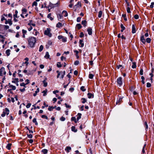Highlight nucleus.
I'll return each instance as SVG.
<instances>
[{
    "label": "nucleus",
    "mask_w": 154,
    "mask_h": 154,
    "mask_svg": "<svg viewBox=\"0 0 154 154\" xmlns=\"http://www.w3.org/2000/svg\"><path fill=\"white\" fill-rule=\"evenodd\" d=\"M28 41L29 45L32 48L34 46L36 41V39L35 37H31L29 38Z\"/></svg>",
    "instance_id": "f257e3e1"
},
{
    "label": "nucleus",
    "mask_w": 154,
    "mask_h": 154,
    "mask_svg": "<svg viewBox=\"0 0 154 154\" xmlns=\"http://www.w3.org/2000/svg\"><path fill=\"white\" fill-rule=\"evenodd\" d=\"M51 29L49 28H47L45 30L44 34L45 35H47L49 37L52 36V34L51 32Z\"/></svg>",
    "instance_id": "f03ea898"
},
{
    "label": "nucleus",
    "mask_w": 154,
    "mask_h": 154,
    "mask_svg": "<svg viewBox=\"0 0 154 154\" xmlns=\"http://www.w3.org/2000/svg\"><path fill=\"white\" fill-rule=\"evenodd\" d=\"M117 83L119 86H121L122 84V78L121 77L118 78L117 79Z\"/></svg>",
    "instance_id": "7ed1b4c3"
},
{
    "label": "nucleus",
    "mask_w": 154,
    "mask_h": 154,
    "mask_svg": "<svg viewBox=\"0 0 154 154\" xmlns=\"http://www.w3.org/2000/svg\"><path fill=\"white\" fill-rule=\"evenodd\" d=\"M58 5V3H57L55 4H53L51 3H50L49 5V7L51 8H54L55 7L57 6Z\"/></svg>",
    "instance_id": "20e7f679"
},
{
    "label": "nucleus",
    "mask_w": 154,
    "mask_h": 154,
    "mask_svg": "<svg viewBox=\"0 0 154 154\" xmlns=\"http://www.w3.org/2000/svg\"><path fill=\"white\" fill-rule=\"evenodd\" d=\"M140 41L143 44L146 42V40L144 38V36L143 35H142L140 37Z\"/></svg>",
    "instance_id": "39448f33"
},
{
    "label": "nucleus",
    "mask_w": 154,
    "mask_h": 154,
    "mask_svg": "<svg viewBox=\"0 0 154 154\" xmlns=\"http://www.w3.org/2000/svg\"><path fill=\"white\" fill-rule=\"evenodd\" d=\"M5 68L4 67H2L0 69V76H3V75L2 72H4Z\"/></svg>",
    "instance_id": "423d86ee"
},
{
    "label": "nucleus",
    "mask_w": 154,
    "mask_h": 154,
    "mask_svg": "<svg viewBox=\"0 0 154 154\" xmlns=\"http://www.w3.org/2000/svg\"><path fill=\"white\" fill-rule=\"evenodd\" d=\"M136 28L135 26L133 24L132 25V32L133 33H134L136 32Z\"/></svg>",
    "instance_id": "0eeeda50"
},
{
    "label": "nucleus",
    "mask_w": 154,
    "mask_h": 154,
    "mask_svg": "<svg viewBox=\"0 0 154 154\" xmlns=\"http://www.w3.org/2000/svg\"><path fill=\"white\" fill-rule=\"evenodd\" d=\"M87 31L88 32V34L89 35H91L92 34V29L91 28H89L87 29Z\"/></svg>",
    "instance_id": "6e6552de"
},
{
    "label": "nucleus",
    "mask_w": 154,
    "mask_h": 154,
    "mask_svg": "<svg viewBox=\"0 0 154 154\" xmlns=\"http://www.w3.org/2000/svg\"><path fill=\"white\" fill-rule=\"evenodd\" d=\"M79 46L81 47H83L84 46V43L83 42V40H79Z\"/></svg>",
    "instance_id": "1a4fd4ad"
},
{
    "label": "nucleus",
    "mask_w": 154,
    "mask_h": 154,
    "mask_svg": "<svg viewBox=\"0 0 154 154\" xmlns=\"http://www.w3.org/2000/svg\"><path fill=\"white\" fill-rule=\"evenodd\" d=\"M71 147L70 146H67L65 149V151L67 152H69L71 150Z\"/></svg>",
    "instance_id": "9d476101"
},
{
    "label": "nucleus",
    "mask_w": 154,
    "mask_h": 154,
    "mask_svg": "<svg viewBox=\"0 0 154 154\" xmlns=\"http://www.w3.org/2000/svg\"><path fill=\"white\" fill-rule=\"evenodd\" d=\"M122 98L120 97L118 100H117L116 104L119 105L122 101Z\"/></svg>",
    "instance_id": "9b49d317"
},
{
    "label": "nucleus",
    "mask_w": 154,
    "mask_h": 154,
    "mask_svg": "<svg viewBox=\"0 0 154 154\" xmlns=\"http://www.w3.org/2000/svg\"><path fill=\"white\" fill-rule=\"evenodd\" d=\"M87 23V21L85 20H83L82 22V25H83L84 27H85L86 26Z\"/></svg>",
    "instance_id": "f8f14e48"
},
{
    "label": "nucleus",
    "mask_w": 154,
    "mask_h": 154,
    "mask_svg": "<svg viewBox=\"0 0 154 154\" xmlns=\"http://www.w3.org/2000/svg\"><path fill=\"white\" fill-rule=\"evenodd\" d=\"M63 26V25L61 23L58 22L56 25V27L60 28Z\"/></svg>",
    "instance_id": "ddd939ff"
},
{
    "label": "nucleus",
    "mask_w": 154,
    "mask_h": 154,
    "mask_svg": "<svg viewBox=\"0 0 154 154\" xmlns=\"http://www.w3.org/2000/svg\"><path fill=\"white\" fill-rule=\"evenodd\" d=\"M62 14H63L65 17H66L68 16V13L66 11H63L62 12Z\"/></svg>",
    "instance_id": "4468645a"
},
{
    "label": "nucleus",
    "mask_w": 154,
    "mask_h": 154,
    "mask_svg": "<svg viewBox=\"0 0 154 154\" xmlns=\"http://www.w3.org/2000/svg\"><path fill=\"white\" fill-rule=\"evenodd\" d=\"M39 91V88H37L36 90L35 91V93L33 94V96L35 97L37 95V93Z\"/></svg>",
    "instance_id": "2eb2a0df"
},
{
    "label": "nucleus",
    "mask_w": 154,
    "mask_h": 154,
    "mask_svg": "<svg viewBox=\"0 0 154 154\" xmlns=\"http://www.w3.org/2000/svg\"><path fill=\"white\" fill-rule=\"evenodd\" d=\"M49 57L50 55L49 54V53L48 52H46L45 55V57L46 59H48L49 58Z\"/></svg>",
    "instance_id": "dca6fc26"
},
{
    "label": "nucleus",
    "mask_w": 154,
    "mask_h": 154,
    "mask_svg": "<svg viewBox=\"0 0 154 154\" xmlns=\"http://www.w3.org/2000/svg\"><path fill=\"white\" fill-rule=\"evenodd\" d=\"M48 150L46 149H44L42 150V152L44 154H46L48 153Z\"/></svg>",
    "instance_id": "f3484780"
},
{
    "label": "nucleus",
    "mask_w": 154,
    "mask_h": 154,
    "mask_svg": "<svg viewBox=\"0 0 154 154\" xmlns=\"http://www.w3.org/2000/svg\"><path fill=\"white\" fill-rule=\"evenodd\" d=\"M71 130L72 131L76 132L77 131V130L75 129V126H73L71 127Z\"/></svg>",
    "instance_id": "a211bd4d"
},
{
    "label": "nucleus",
    "mask_w": 154,
    "mask_h": 154,
    "mask_svg": "<svg viewBox=\"0 0 154 154\" xmlns=\"http://www.w3.org/2000/svg\"><path fill=\"white\" fill-rule=\"evenodd\" d=\"M22 12L23 14H26L27 12V10L25 8H23L22 10Z\"/></svg>",
    "instance_id": "6ab92c4d"
},
{
    "label": "nucleus",
    "mask_w": 154,
    "mask_h": 154,
    "mask_svg": "<svg viewBox=\"0 0 154 154\" xmlns=\"http://www.w3.org/2000/svg\"><path fill=\"white\" fill-rule=\"evenodd\" d=\"M82 114L80 113H78L77 115V120L78 121L81 118Z\"/></svg>",
    "instance_id": "aec40b11"
},
{
    "label": "nucleus",
    "mask_w": 154,
    "mask_h": 154,
    "mask_svg": "<svg viewBox=\"0 0 154 154\" xmlns=\"http://www.w3.org/2000/svg\"><path fill=\"white\" fill-rule=\"evenodd\" d=\"M5 111V114H6L7 115H8L9 114V111L8 108H6Z\"/></svg>",
    "instance_id": "412c9836"
},
{
    "label": "nucleus",
    "mask_w": 154,
    "mask_h": 154,
    "mask_svg": "<svg viewBox=\"0 0 154 154\" xmlns=\"http://www.w3.org/2000/svg\"><path fill=\"white\" fill-rule=\"evenodd\" d=\"M57 17L58 19H62L63 18V16L62 14H57Z\"/></svg>",
    "instance_id": "4be33fe9"
},
{
    "label": "nucleus",
    "mask_w": 154,
    "mask_h": 154,
    "mask_svg": "<svg viewBox=\"0 0 154 154\" xmlns=\"http://www.w3.org/2000/svg\"><path fill=\"white\" fill-rule=\"evenodd\" d=\"M137 66L136 63L135 62H133L132 63V65L131 66V67L132 68L134 69Z\"/></svg>",
    "instance_id": "5701e85b"
},
{
    "label": "nucleus",
    "mask_w": 154,
    "mask_h": 154,
    "mask_svg": "<svg viewBox=\"0 0 154 154\" xmlns=\"http://www.w3.org/2000/svg\"><path fill=\"white\" fill-rule=\"evenodd\" d=\"M76 27L79 29H80L82 27L81 25L79 23H78L76 25Z\"/></svg>",
    "instance_id": "b1692460"
},
{
    "label": "nucleus",
    "mask_w": 154,
    "mask_h": 154,
    "mask_svg": "<svg viewBox=\"0 0 154 154\" xmlns=\"http://www.w3.org/2000/svg\"><path fill=\"white\" fill-rule=\"evenodd\" d=\"M11 143H9L6 146V148L8 150H10L11 149Z\"/></svg>",
    "instance_id": "393cba45"
},
{
    "label": "nucleus",
    "mask_w": 154,
    "mask_h": 154,
    "mask_svg": "<svg viewBox=\"0 0 154 154\" xmlns=\"http://www.w3.org/2000/svg\"><path fill=\"white\" fill-rule=\"evenodd\" d=\"M10 50L9 49L7 50L5 52V53L7 56H9L10 54Z\"/></svg>",
    "instance_id": "a878e982"
},
{
    "label": "nucleus",
    "mask_w": 154,
    "mask_h": 154,
    "mask_svg": "<svg viewBox=\"0 0 154 154\" xmlns=\"http://www.w3.org/2000/svg\"><path fill=\"white\" fill-rule=\"evenodd\" d=\"M9 87L11 88L13 90H15L16 89V87L15 86L13 85H9Z\"/></svg>",
    "instance_id": "bb28decb"
},
{
    "label": "nucleus",
    "mask_w": 154,
    "mask_h": 154,
    "mask_svg": "<svg viewBox=\"0 0 154 154\" xmlns=\"http://www.w3.org/2000/svg\"><path fill=\"white\" fill-rule=\"evenodd\" d=\"M71 120L72 121H74L75 123L77 122V121L76 119V118L75 117H72L71 118Z\"/></svg>",
    "instance_id": "cd10ccee"
},
{
    "label": "nucleus",
    "mask_w": 154,
    "mask_h": 154,
    "mask_svg": "<svg viewBox=\"0 0 154 154\" xmlns=\"http://www.w3.org/2000/svg\"><path fill=\"white\" fill-rule=\"evenodd\" d=\"M102 14V11H100L99 12V14H98V17L99 18H100Z\"/></svg>",
    "instance_id": "c85d7f7f"
},
{
    "label": "nucleus",
    "mask_w": 154,
    "mask_h": 154,
    "mask_svg": "<svg viewBox=\"0 0 154 154\" xmlns=\"http://www.w3.org/2000/svg\"><path fill=\"white\" fill-rule=\"evenodd\" d=\"M32 122L33 123H35V124L36 125H38V123L36 121V119L35 118L33 119L32 120Z\"/></svg>",
    "instance_id": "c756f323"
},
{
    "label": "nucleus",
    "mask_w": 154,
    "mask_h": 154,
    "mask_svg": "<svg viewBox=\"0 0 154 154\" xmlns=\"http://www.w3.org/2000/svg\"><path fill=\"white\" fill-rule=\"evenodd\" d=\"M43 49V46L42 45H41L40 46L39 49V51L40 52H41Z\"/></svg>",
    "instance_id": "7c9ffc66"
},
{
    "label": "nucleus",
    "mask_w": 154,
    "mask_h": 154,
    "mask_svg": "<svg viewBox=\"0 0 154 154\" xmlns=\"http://www.w3.org/2000/svg\"><path fill=\"white\" fill-rule=\"evenodd\" d=\"M43 83L44 84V86L46 87L47 86L48 83L46 82L45 80H44L43 81Z\"/></svg>",
    "instance_id": "2f4dec72"
},
{
    "label": "nucleus",
    "mask_w": 154,
    "mask_h": 154,
    "mask_svg": "<svg viewBox=\"0 0 154 154\" xmlns=\"http://www.w3.org/2000/svg\"><path fill=\"white\" fill-rule=\"evenodd\" d=\"M51 13H50L49 14H48V16H47V17L48 18H49L51 20H52L53 19V18H52V17H51Z\"/></svg>",
    "instance_id": "473e14b6"
},
{
    "label": "nucleus",
    "mask_w": 154,
    "mask_h": 154,
    "mask_svg": "<svg viewBox=\"0 0 154 154\" xmlns=\"http://www.w3.org/2000/svg\"><path fill=\"white\" fill-rule=\"evenodd\" d=\"M82 102L83 103H85L86 102V99L84 98H82L81 99Z\"/></svg>",
    "instance_id": "72a5a7b5"
},
{
    "label": "nucleus",
    "mask_w": 154,
    "mask_h": 154,
    "mask_svg": "<svg viewBox=\"0 0 154 154\" xmlns=\"http://www.w3.org/2000/svg\"><path fill=\"white\" fill-rule=\"evenodd\" d=\"M54 108V107H53L52 106H49L48 109V110L51 111L53 110V109Z\"/></svg>",
    "instance_id": "f704fd0d"
},
{
    "label": "nucleus",
    "mask_w": 154,
    "mask_h": 154,
    "mask_svg": "<svg viewBox=\"0 0 154 154\" xmlns=\"http://www.w3.org/2000/svg\"><path fill=\"white\" fill-rule=\"evenodd\" d=\"M62 42H65L67 41V38L66 37H63L62 39Z\"/></svg>",
    "instance_id": "c9c22d12"
},
{
    "label": "nucleus",
    "mask_w": 154,
    "mask_h": 154,
    "mask_svg": "<svg viewBox=\"0 0 154 154\" xmlns=\"http://www.w3.org/2000/svg\"><path fill=\"white\" fill-rule=\"evenodd\" d=\"M122 17L124 18V20L125 21L127 20V19L126 18V15L125 14H123L122 15Z\"/></svg>",
    "instance_id": "e433bc0d"
},
{
    "label": "nucleus",
    "mask_w": 154,
    "mask_h": 154,
    "mask_svg": "<svg viewBox=\"0 0 154 154\" xmlns=\"http://www.w3.org/2000/svg\"><path fill=\"white\" fill-rule=\"evenodd\" d=\"M151 39L150 38H148L146 39V42L148 43H149L150 42Z\"/></svg>",
    "instance_id": "4c0bfd02"
},
{
    "label": "nucleus",
    "mask_w": 154,
    "mask_h": 154,
    "mask_svg": "<svg viewBox=\"0 0 154 154\" xmlns=\"http://www.w3.org/2000/svg\"><path fill=\"white\" fill-rule=\"evenodd\" d=\"M94 75L92 74H89V78L90 79H92Z\"/></svg>",
    "instance_id": "58836bf2"
},
{
    "label": "nucleus",
    "mask_w": 154,
    "mask_h": 154,
    "mask_svg": "<svg viewBox=\"0 0 154 154\" xmlns=\"http://www.w3.org/2000/svg\"><path fill=\"white\" fill-rule=\"evenodd\" d=\"M88 97L89 98H91L92 96V94L91 93H89L88 94Z\"/></svg>",
    "instance_id": "ea45409f"
},
{
    "label": "nucleus",
    "mask_w": 154,
    "mask_h": 154,
    "mask_svg": "<svg viewBox=\"0 0 154 154\" xmlns=\"http://www.w3.org/2000/svg\"><path fill=\"white\" fill-rule=\"evenodd\" d=\"M35 105H36V104L33 105H32V106L33 107H34V109H35L36 108H37L38 109H40V107L39 106H35Z\"/></svg>",
    "instance_id": "a19ab883"
},
{
    "label": "nucleus",
    "mask_w": 154,
    "mask_h": 154,
    "mask_svg": "<svg viewBox=\"0 0 154 154\" xmlns=\"http://www.w3.org/2000/svg\"><path fill=\"white\" fill-rule=\"evenodd\" d=\"M80 89L83 91H85L86 89L85 88V87L83 86H82L80 88Z\"/></svg>",
    "instance_id": "79ce46f5"
},
{
    "label": "nucleus",
    "mask_w": 154,
    "mask_h": 154,
    "mask_svg": "<svg viewBox=\"0 0 154 154\" xmlns=\"http://www.w3.org/2000/svg\"><path fill=\"white\" fill-rule=\"evenodd\" d=\"M127 11L128 13H131L130 8L129 7H127Z\"/></svg>",
    "instance_id": "37998d69"
},
{
    "label": "nucleus",
    "mask_w": 154,
    "mask_h": 154,
    "mask_svg": "<svg viewBox=\"0 0 154 154\" xmlns=\"http://www.w3.org/2000/svg\"><path fill=\"white\" fill-rule=\"evenodd\" d=\"M41 117L42 118H45L46 119H48V117L45 115H42Z\"/></svg>",
    "instance_id": "c03bdc74"
},
{
    "label": "nucleus",
    "mask_w": 154,
    "mask_h": 154,
    "mask_svg": "<svg viewBox=\"0 0 154 154\" xmlns=\"http://www.w3.org/2000/svg\"><path fill=\"white\" fill-rule=\"evenodd\" d=\"M37 3L36 2L34 1L32 3V6H37Z\"/></svg>",
    "instance_id": "a18cd8bd"
},
{
    "label": "nucleus",
    "mask_w": 154,
    "mask_h": 154,
    "mask_svg": "<svg viewBox=\"0 0 154 154\" xmlns=\"http://www.w3.org/2000/svg\"><path fill=\"white\" fill-rule=\"evenodd\" d=\"M47 92V91L46 90L43 91H42V93H43V96H45L46 95Z\"/></svg>",
    "instance_id": "49530a36"
},
{
    "label": "nucleus",
    "mask_w": 154,
    "mask_h": 154,
    "mask_svg": "<svg viewBox=\"0 0 154 154\" xmlns=\"http://www.w3.org/2000/svg\"><path fill=\"white\" fill-rule=\"evenodd\" d=\"M56 72L58 73L57 75V78H58L59 77V76L60 75L61 72H60L58 70H57Z\"/></svg>",
    "instance_id": "de8ad7c7"
},
{
    "label": "nucleus",
    "mask_w": 154,
    "mask_h": 154,
    "mask_svg": "<svg viewBox=\"0 0 154 154\" xmlns=\"http://www.w3.org/2000/svg\"><path fill=\"white\" fill-rule=\"evenodd\" d=\"M146 144H145L144 145L143 148V149H142V152L143 153H144L145 152V150H144V149H145V147L146 146Z\"/></svg>",
    "instance_id": "09e8293b"
},
{
    "label": "nucleus",
    "mask_w": 154,
    "mask_h": 154,
    "mask_svg": "<svg viewBox=\"0 0 154 154\" xmlns=\"http://www.w3.org/2000/svg\"><path fill=\"white\" fill-rule=\"evenodd\" d=\"M8 23L9 24V25L10 26L12 25V22L11 20L8 19Z\"/></svg>",
    "instance_id": "8fccbe9b"
},
{
    "label": "nucleus",
    "mask_w": 154,
    "mask_h": 154,
    "mask_svg": "<svg viewBox=\"0 0 154 154\" xmlns=\"http://www.w3.org/2000/svg\"><path fill=\"white\" fill-rule=\"evenodd\" d=\"M151 84L149 83V82H148L147 83V84H146V87H147V88H150L151 87Z\"/></svg>",
    "instance_id": "3c124183"
},
{
    "label": "nucleus",
    "mask_w": 154,
    "mask_h": 154,
    "mask_svg": "<svg viewBox=\"0 0 154 154\" xmlns=\"http://www.w3.org/2000/svg\"><path fill=\"white\" fill-rule=\"evenodd\" d=\"M60 119L62 121H64L65 120V118L63 116H62Z\"/></svg>",
    "instance_id": "603ef678"
},
{
    "label": "nucleus",
    "mask_w": 154,
    "mask_h": 154,
    "mask_svg": "<svg viewBox=\"0 0 154 154\" xmlns=\"http://www.w3.org/2000/svg\"><path fill=\"white\" fill-rule=\"evenodd\" d=\"M140 75H143V70L142 69H140Z\"/></svg>",
    "instance_id": "864d4df0"
},
{
    "label": "nucleus",
    "mask_w": 154,
    "mask_h": 154,
    "mask_svg": "<svg viewBox=\"0 0 154 154\" xmlns=\"http://www.w3.org/2000/svg\"><path fill=\"white\" fill-rule=\"evenodd\" d=\"M57 66L58 67L60 68L61 67V65L60 64V63L58 62L57 64Z\"/></svg>",
    "instance_id": "5fc2aeb1"
},
{
    "label": "nucleus",
    "mask_w": 154,
    "mask_h": 154,
    "mask_svg": "<svg viewBox=\"0 0 154 154\" xmlns=\"http://www.w3.org/2000/svg\"><path fill=\"white\" fill-rule=\"evenodd\" d=\"M134 18L135 19H138L139 18V16H138V15L137 14H136L134 16Z\"/></svg>",
    "instance_id": "6e6d98bb"
},
{
    "label": "nucleus",
    "mask_w": 154,
    "mask_h": 154,
    "mask_svg": "<svg viewBox=\"0 0 154 154\" xmlns=\"http://www.w3.org/2000/svg\"><path fill=\"white\" fill-rule=\"evenodd\" d=\"M31 105V104L30 103H28L27 104L26 106V107L27 108H29Z\"/></svg>",
    "instance_id": "4d7b16f0"
},
{
    "label": "nucleus",
    "mask_w": 154,
    "mask_h": 154,
    "mask_svg": "<svg viewBox=\"0 0 154 154\" xmlns=\"http://www.w3.org/2000/svg\"><path fill=\"white\" fill-rule=\"evenodd\" d=\"M27 136L28 138H32V135L31 134H27Z\"/></svg>",
    "instance_id": "13d9d810"
},
{
    "label": "nucleus",
    "mask_w": 154,
    "mask_h": 154,
    "mask_svg": "<svg viewBox=\"0 0 154 154\" xmlns=\"http://www.w3.org/2000/svg\"><path fill=\"white\" fill-rule=\"evenodd\" d=\"M81 20V18L80 17H79L77 19V21L78 22H79Z\"/></svg>",
    "instance_id": "bf43d9fd"
},
{
    "label": "nucleus",
    "mask_w": 154,
    "mask_h": 154,
    "mask_svg": "<svg viewBox=\"0 0 154 154\" xmlns=\"http://www.w3.org/2000/svg\"><path fill=\"white\" fill-rule=\"evenodd\" d=\"M120 27L122 29H125V27L124 26L123 24H121L120 25Z\"/></svg>",
    "instance_id": "052dcab7"
},
{
    "label": "nucleus",
    "mask_w": 154,
    "mask_h": 154,
    "mask_svg": "<svg viewBox=\"0 0 154 154\" xmlns=\"http://www.w3.org/2000/svg\"><path fill=\"white\" fill-rule=\"evenodd\" d=\"M5 111H4L3 113L1 114V116L2 117H4L5 116Z\"/></svg>",
    "instance_id": "680f3d73"
},
{
    "label": "nucleus",
    "mask_w": 154,
    "mask_h": 154,
    "mask_svg": "<svg viewBox=\"0 0 154 154\" xmlns=\"http://www.w3.org/2000/svg\"><path fill=\"white\" fill-rule=\"evenodd\" d=\"M79 61H78V60H77V61H76L74 62V64L75 65H78L79 64Z\"/></svg>",
    "instance_id": "e2e57ef3"
},
{
    "label": "nucleus",
    "mask_w": 154,
    "mask_h": 154,
    "mask_svg": "<svg viewBox=\"0 0 154 154\" xmlns=\"http://www.w3.org/2000/svg\"><path fill=\"white\" fill-rule=\"evenodd\" d=\"M64 36H62V35H59L58 36V38L59 39H62L63 38Z\"/></svg>",
    "instance_id": "0e129e2a"
},
{
    "label": "nucleus",
    "mask_w": 154,
    "mask_h": 154,
    "mask_svg": "<svg viewBox=\"0 0 154 154\" xmlns=\"http://www.w3.org/2000/svg\"><path fill=\"white\" fill-rule=\"evenodd\" d=\"M154 5V2H152L151 3V5L150 6V7L151 8H152L153 7V5Z\"/></svg>",
    "instance_id": "69168bd1"
},
{
    "label": "nucleus",
    "mask_w": 154,
    "mask_h": 154,
    "mask_svg": "<svg viewBox=\"0 0 154 154\" xmlns=\"http://www.w3.org/2000/svg\"><path fill=\"white\" fill-rule=\"evenodd\" d=\"M84 36V34L83 32H81L80 33V35H79L80 37H82Z\"/></svg>",
    "instance_id": "338daca9"
},
{
    "label": "nucleus",
    "mask_w": 154,
    "mask_h": 154,
    "mask_svg": "<svg viewBox=\"0 0 154 154\" xmlns=\"http://www.w3.org/2000/svg\"><path fill=\"white\" fill-rule=\"evenodd\" d=\"M22 32L23 34H25L26 33L27 31L26 30L23 29L22 30Z\"/></svg>",
    "instance_id": "774afa93"
}]
</instances>
